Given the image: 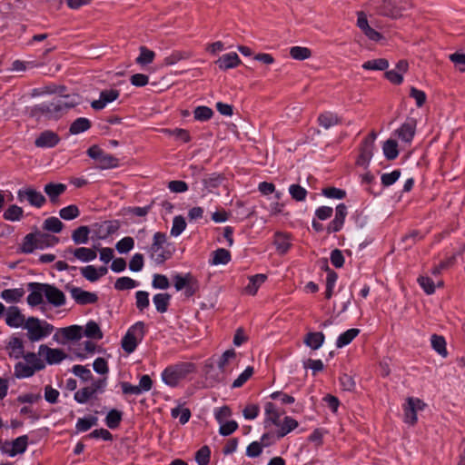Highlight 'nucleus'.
<instances>
[{"label":"nucleus","mask_w":465,"mask_h":465,"mask_svg":"<svg viewBox=\"0 0 465 465\" xmlns=\"http://www.w3.org/2000/svg\"><path fill=\"white\" fill-rule=\"evenodd\" d=\"M27 290L30 292L27 296V303L31 307H35L44 302V297L54 307H61L65 304L66 299L64 293L56 286L49 283L29 282Z\"/></svg>","instance_id":"obj_1"},{"label":"nucleus","mask_w":465,"mask_h":465,"mask_svg":"<svg viewBox=\"0 0 465 465\" xmlns=\"http://www.w3.org/2000/svg\"><path fill=\"white\" fill-rule=\"evenodd\" d=\"M79 98L76 94L62 95L54 99L50 103H43L35 105L32 109L35 116H45L47 119H58L63 116L68 109L74 107L79 104Z\"/></svg>","instance_id":"obj_2"},{"label":"nucleus","mask_w":465,"mask_h":465,"mask_svg":"<svg viewBox=\"0 0 465 465\" xmlns=\"http://www.w3.org/2000/svg\"><path fill=\"white\" fill-rule=\"evenodd\" d=\"M23 328L27 331L26 337L31 342H36L46 338L54 329L51 323L34 316L26 319Z\"/></svg>","instance_id":"obj_3"},{"label":"nucleus","mask_w":465,"mask_h":465,"mask_svg":"<svg viewBox=\"0 0 465 465\" xmlns=\"http://www.w3.org/2000/svg\"><path fill=\"white\" fill-rule=\"evenodd\" d=\"M167 236L164 232H157L153 234V242L148 247L149 257L157 264H163L172 257V252L166 246Z\"/></svg>","instance_id":"obj_4"},{"label":"nucleus","mask_w":465,"mask_h":465,"mask_svg":"<svg viewBox=\"0 0 465 465\" xmlns=\"http://www.w3.org/2000/svg\"><path fill=\"white\" fill-rule=\"evenodd\" d=\"M193 371L194 365L191 362H183L173 366H169L162 372V380L166 385L175 387L178 385L180 381L184 379Z\"/></svg>","instance_id":"obj_5"},{"label":"nucleus","mask_w":465,"mask_h":465,"mask_svg":"<svg viewBox=\"0 0 465 465\" xmlns=\"http://www.w3.org/2000/svg\"><path fill=\"white\" fill-rule=\"evenodd\" d=\"M145 334V324L143 322H137L132 325L123 337L121 345L127 353H132L142 341Z\"/></svg>","instance_id":"obj_6"},{"label":"nucleus","mask_w":465,"mask_h":465,"mask_svg":"<svg viewBox=\"0 0 465 465\" xmlns=\"http://www.w3.org/2000/svg\"><path fill=\"white\" fill-rule=\"evenodd\" d=\"M87 155L96 162L95 168L100 170L112 169L116 166V159L105 153L98 145H92L86 151Z\"/></svg>","instance_id":"obj_7"},{"label":"nucleus","mask_w":465,"mask_h":465,"mask_svg":"<svg viewBox=\"0 0 465 465\" xmlns=\"http://www.w3.org/2000/svg\"><path fill=\"white\" fill-rule=\"evenodd\" d=\"M58 242V238L51 235H40L37 239H35L33 234H27L22 244V251L25 253H31L35 248H43L44 243L46 246L54 245Z\"/></svg>","instance_id":"obj_8"},{"label":"nucleus","mask_w":465,"mask_h":465,"mask_svg":"<svg viewBox=\"0 0 465 465\" xmlns=\"http://www.w3.org/2000/svg\"><path fill=\"white\" fill-rule=\"evenodd\" d=\"M28 445V436L22 435L12 441H5L0 447L3 453L7 454L10 457H15L18 454H23Z\"/></svg>","instance_id":"obj_9"},{"label":"nucleus","mask_w":465,"mask_h":465,"mask_svg":"<svg viewBox=\"0 0 465 465\" xmlns=\"http://www.w3.org/2000/svg\"><path fill=\"white\" fill-rule=\"evenodd\" d=\"M376 134L371 132L361 143V153L357 159V164L361 166H367L373 155L374 142Z\"/></svg>","instance_id":"obj_10"},{"label":"nucleus","mask_w":465,"mask_h":465,"mask_svg":"<svg viewBox=\"0 0 465 465\" xmlns=\"http://www.w3.org/2000/svg\"><path fill=\"white\" fill-rule=\"evenodd\" d=\"M38 355L44 357L49 365L58 364L67 358V354L63 350L50 348L45 344L39 346Z\"/></svg>","instance_id":"obj_11"},{"label":"nucleus","mask_w":465,"mask_h":465,"mask_svg":"<svg viewBox=\"0 0 465 465\" xmlns=\"http://www.w3.org/2000/svg\"><path fill=\"white\" fill-rule=\"evenodd\" d=\"M17 199L20 202H23L25 199H26L31 205L37 208L42 207L46 201L45 197L40 192H37L33 188L19 190L17 192Z\"/></svg>","instance_id":"obj_12"},{"label":"nucleus","mask_w":465,"mask_h":465,"mask_svg":"<svg viewBox=\"0 0 465 465\" xmlns=\"http://www.w3.org/2000/svg\"><path fill=\"white\" fill-rule=\"evenodd\" d=\"M347 213V206L344 203H340L336 206L335 217L326 227L329 234L338 232L342 229Z\"/></svg>","instance_id":"obj_13"},{"label":"nucleus","mask_w":465,"mask_h":465,"mask_svg":"<svg viewBox=\"0 0 465 465\" xmlns=\"http://www.w3.org/2000/svg\"><path fill=\"white\" fill-rule=\"evenodd\" d=\"M67 290L75 302L81 305L94 303L98 299L94 292L84 291L79 287L67 286Z\"/></svg>","instance_id":"obj_14"},{"label":"nucleus","mask_w":465,"mask_h":465,"mask_svg":"<svg viewBox=\"0 0 465 465\" xmlns=\"http://www.w3.org/2000/svg\"><path fill=\"white\" fill-rule=\"evenodd\" d=\"M26 319L17 306H10L5 312V323L11 328L24 327Z\"/></svg>","instance_id":"obj_15"},{"label":"nucleus","mask_w":465,"mask_h":465,"mask_svg":"<svg viewBox=\"0 0 465 465\" xmlns=\"http://www.w3.org/2000/svg\"><path fill=\"white\" fill-rule=\"evenodd\" d=\"M59 335L64 339V341H61L62 343H65L70 341H79L83 337V327L79 325H71L61 328L54 334V338L56 339Z\"/></svg>","instance_id":"obj_16"},{"label":"nucleus","mask_w":465,"mask_h":465,"mask_svg":"<svg viewBox=\"0 0 465 465\" xmlns=\"http://www.w3.org/2000/svg\"><path fill=\"white\" fill-rule=\"evenodd\" d=\"M60 142V137L53 131L46 130L39 134L35 144L40 148H53Z\"/></svg>","instance_id":"obj_17"},{"label":"nucleus","mask_w":465,"mask_h":465,"mask_svg":"<svg viewBox=\"0 0 465 465\" xmlns=\"http://www.w3.org/2000/svg\"><path fill=\"white\" fill-rule=\"evenodd\" d=\"M66 254H73L74 259L83 262H88L94 260L97 256L95 250L86 247L68 248L65 251Z\"/></svg>","instance_id":"obj_18"},{"label":"nucleus","mask_w":465,"mask_h":465,"mask_svg":"<svg viewBox=\"0 0 465 465\" xmlns=\"http://www.w3.org/2000/svg\"><path fill=\"white\" fill-rule=\"evenodd\" d=\"M415 130L416 122L411 119L402 124L401 126L396 131V134L401 141L405 143H411L414 137Z\"/></svg>","instance_id":"obj_19"},{"label":"nucleus","mask_w":465,"mask_h":465,"mask_svg":"<svg viewBox=\"0 0 465 465\" xmlns=\"http://www.w3.org/2000/svg\"><path fill=\"white\" fill-rule=\"evenodd\" d=\"M9 356L14 359H20L25 355L24 342L21 338L12 336L6 345Z\"/></svg>","instance_id":"obj_20"},{"label":"nucleus","mask_w":465,"mask_h":465,"mask_svg":"<svg viewBox=\"0 0 465 465\" xmlns=\"http://www.w3.org/2000/svg\"><path fill=\"white\" fill-rule=\"evenodd\" d=\"M424 403L419 399L409 398L405 409V421L413 425L417 421L416 408L421 409Z\"/></svg>","instance_id":"obj_21"},{"label":"nucleus","mask_w":465,"mask_h":465,"mask_svg":"<svg viewBox=\"0 0 465 465\" xmlns=\"http://www.w3.org/2000/svg\"><path fill=\"white\" fill-rule=\"evenodd\" d=\"M240 63H241V60H240L238 54L233 52L223 54L216 61V64H218L219 68L222 70H228L231 68H234L237 65H239Z\"/></svg>","instance_id":"obj_22"},{"label":"nucleus","mask_w":465,"mask_h":465,"mask_svg":"<svg viewBox=\"0 0 465 465\" xmlns=\"http://www.w3.org/2000/svg\"><path fill=\"white\" fill-rule=\"evenodd\" d=\"M264 411L266 414V419L264 420L265 427H267L268 424H273L275 426L281 425V413L276 410V407L272 402H266Z\"/></svg>","instance_id":"obj_23"},{"label":"nucleus","mask_w":465,"mask_h":465,"mask_svg":"<svg viewBox=\"0 0 465 465\" xmlns=\"http://www.w3.org/2000/svg\"><path fill=\"white\" fill-rule=\"evenodd\" d=\"M116 99V92L114 90H105L101 92L100 98L91 103V106L94 110H101L105 107L108 103Z\"/></svg>","instance_id":"obj_24"},{"label":"nucleus","mask_w":465,"mask_h":465,"mask_svg":"<svg viewBox=\"0 0 465 465\" xmlns=\"http://www.w3.org/2000/svg\"><path fill=\"white\" fill-rule=\"evenodd\" d=\"M25 293L23 288L5 289L1 292L0 297L8 303H16L21 301Z\"/></svg>","instance_id":"obj_25"},{"label":"nucleus","mask_w":465,"mask_h":465,"mask_svg":"<svg viewBox=\"0 0 465 465\" xmlns=\"http://www.w3.org/2000/svg\"><path fill=\"white\" fill-rule=\"evenodd\" d=\"M325 340V336L321 331L316 332H308L304 339L303 342L306 346L310 347L312 350H318L323 344Z\"/></svg>","instance_id":"obj_26"},{"label":"nucleus","mask_w":465,"mask_h":465,"mask_svg":"<svg viewBox=\"0 0 465 465\" xmlns=\"http://www.w3.org/2000/svg\"><path fill=\"white\" fill-rule=\"evenodd\" d=\"M45 193L50 198L52 203H55L59 195L64 193L66 190V185L64 183H47L45 186Z\"/></svg>","instance_id":"obj_27"},{"label":"nucleus","mask_w":465,"mask_h":465,"mask_svg":"<svg viewBox=\"0 0 465 465\" xmlns=\"http://www.w3.org/2000/svg\"><path fill=\"white\" fill-rule=\"evenodd\" d=\"M298 425L299 424H298V421L296 420H294L292 417L286 416L283 419V421L281 422V425L279 426L280 429L278 430V431L276 433V438L278 440L281 439V438H283L288 433H290L294 429H296L298 427Z\"/></svg>","instance_id":"obj_28"},{"label":"nucleus","mask_w":465,"mask_h":465,"mask_svg":"<svg viewBox=\"0 0 465 465\" xmlns=\"http://www.w3.org/2000/svg\"><path fill=\"white\" fill-rule=\"evenodd\" d=\"M267 276L262 273L252 275L249 278V283L245 287V292L250 295H255L259 287L266 281Z\"/></svg>","instance_id":"obj_29"},{"label":"nucleus","mask_w":465,"mask_h":465,"mask_svg":"<svg viewBox=\"0 0 465 465\" xmlns=\"http://www.w3.org/2000/svg\"><path fill=\"white\" fill-rule=\"evenodd\" d=\"M360 330L356 328L347 330L338 337L336 341V347L342 348L350 344L353 341V339L358 336Z\"/></svg>","instance_id":"obj_30"},{"label":"nucleus","mask_w":465,"mask_h":465,"mask_svg":"<svg viewBox=\"0 0 465 465\" xmlns=\"http://www.w3.org/2000/svg\"><path fill=\"white\" fill-rule=\"evenodd\" d=\"M212 255L211 264L213 265L227 264L231 261L230 252L223 248L215 250Z\"/></svg>","instance_id":"obj_31"},{"label":"nucleus","mask_w":465,"mask_h":465,"mask_svg":"<svg viewBox=\"0 0 465 465\" xmlns=\"http://www.w3.org/2000/svg\"><path fill=\"white\" fill-rule=\"evenodd\" d=\"M170 300L171 295L169 293H157L153 298L157 312L161 313L167 312Z\"/></svg>","instance_id":"obj_32"},{"label":"nucleus","mask_w":465,"mask_h":465,"mask_svg":"<svg viewBox=\"0 0 465 465\" xmlns=\"http://www.w3.org/2000/svg\"><path fill=\"white\" fill-rule=\"evenodd\" d=\"M91 127V122L84 117H79L74 120L69 128V132L72 134H78L87 131Z\"/></svg>","instance_id":"obj_33"},{"label":"nucleus","mask_w":465,"mask_h":465,"mask_svg":"<svg viewBox=\"0 0 465 465\" xmlns=\"http://www.w3.org/2000/svg\"><path fill=\"white\" fill-rule=\"evenodd\" d=\"M83 334L93 340H101L103 338V333L99 325L94 321L87 322L84 330L83 329Z\"/></svg>","instance_id":"obj_34"},{"label":"nucleus","mask_w":465,"mask_h":465,"mask_svg":"<svg viewBox=\"0 0 465 465\" xmlns=\"http://www.w3.org/2000/svg\"><path fill=\"white\" fill-rule=\"evenodd\" d=\"M382 150L387 160H394L399 155L398 143L393 139L387 140L383 143Z\"/></svg>","instance_id":"obj_35"},{"label":"nucleus","mask_w":465,"mask_h":465,"mask_svg":"<svg viewBox=\"0 0 465 465\" xmlns=\"http://www.w3.org/2000/svg\"><path fill=\"white\" fill-rule=\"evenodd\" d=\"M193 56L190 51H173L170 55L164 58V64L173 65L181 60H187Z\"/></svg>","instance_id":"obj_36"},{"label":"nucleus","mask_w":465,"mask_h":465,"mask_svg":"<svg viewBox=\"0 0 465 465\" xmlns=\"http://www.w3.org/2000/svg\"><path fill=\"white\" fill-rule=\"evenodd\" d=\"M35 371L34 368L23 361H18L15 365V376L18 379L31 377Z\"/></svg>","instance_id":"obj_37"},{"label":"nucleus","mask_w":465,"mask_h":465,"mask_svg":"<svg viewBox=\"0 0 465 465\" xmlns=\"http://www.w3.org/2000/svg\"><path fill=\"white\" fill-rule=\"evenodd\" d=\"M89 232L88 226H80L73 232L72 239L75 244H84L88 242Z\"/></svg>","instance_id":"obj_38"},{"label":"nucleus","mask_w":465,"mask_h":465,"mask_svg":"<svg viewBox=\"0 0 465 465\" xmlns=\"http://www.w3.org/2000/svg\"><path fill=\"white\" fill-rule=\"evenodd\" d=\"M224 180V176L220 173H212L203 179V183L210 192L213 189L218 188Z\"/></svg>","instance_id":"obj_39"},{"label":"nucleus","mask_w":465,"mask_h":465,"mask_svg":"<svg viewBox=\"0 0 465 465\" xmlns=\"http://www.w3.org/2000/svg\"><path fill=\"white\" fill-rule=\"evenodd\" d=\"M25 363L30 365L35 371H41L45 368V363L40 359V356L35 352H27L23 356Z\"/></svg>","instance_id":"obj_40"},{"label":"nucleus","mask_w":465,"mask_h":465,"mask_svg":"<svg viewBox=\"0 0 465 465\" xmlns=\"http://www.w3.org/2000/svg\"><path fill=\"white\" fill-rule=\"evenodd\" d=\"M319 124L325 129H328L335 124H339V118L336 114L331 112H325L321 114L318 117Z\"/></svg>","instance_id":"obj_41"},{"label":"nucleus","mask_w":465,"mask_h":465,"mask_svg":"<svg viewBox=\"0 0 465 465\" xmlns=\"http://www.w3.org/2000/svg\"><path fill=\"white\" fill-rule=\"evenodd\" d=\"M432 348L442 357H447L446 341L444 337L433 334L430 339Z\"/></svg>","instance_id":"obj_42"},{"label":"nucleus","mask_w":465,"mask_h":465,"mask_svg":"<svg viewBox=\"0 0 465 465\" xmlns=\"http://www.w3.org/2000/svg\"><path fill=\"white\" fill-rule=\"evenodd\" d=\"M24 210L15 205H10L4 213L3 217L6 221L15 222L21 220L23 217Z\"/></svg>","instance_id":"obj_43"},{"label":"nucleus","mask_w":465,"mask_h":465,"mask_svg":"<svg viewBox=\"0 0 465 465\" xmlns=\"http://www.w3.org/2000/svg\"><path fill=\"white\" fill-rule=\"evenodd\" d=\"M388 67H389V62L387 59H384V58L369 60L362 64V68L365 70L384 71Z\"/></svg>","instance_id":"obj_44"},{"label":"nucleus","mask_w":465,"mask_h":465,"mask_svg":"<svg viewBox=\"0 0 465 465\" xmlns=\"http://www.w3.org/2000/svg\"><path fill=\"white\" fill-rule=\"evenodd\" d=\"M381 5L379 6L378 12L380 15L395 18L400 15L399 11L392 5L391 1L381 0Z\"/></svg>","instance_id":"obj_45"},{"label":"nucleus","mask_w":465,"mask_h":465,"mask_svg":"<svg viewBox=\"0 0 465 465\" xmlns=\"http://www.w3.org/2000/svg\"><path fill=\"white\" fill-rule=\"evenodd\" d=\"M171 415L174 419L179 418V422L182 425H184L189 421L192 414L188 408H182L181 406H178L172 409Z\"/></svg>","instance_id":"obj_46"},{"label":"nucleus","mask_w":465,"mask_h":465,"mask_svg":"<svg viewBox=\"0 0 465 465\" xmlns=\"http://www.w3.org/2000/svg\"><path fill=\"white\" fill-rule=\"evenodd\" d=\"M274 244L276 245L277 251L281 253L287 252L291 247L288 236L281 232L275 234Z\"/></svg>","instance_id":"obj_47"},{"label":"nucleus","mask_w":465,"mask_h":465,"mask_svg":"<svg viewBox=\"0 0 465 465\" xmlns=\"http://www.w3.org/2000/svg\"><path fill=\"white\" fill-rule=\"evenodd\" d=\"M155 54L153 51L149 50L145 46L140 47V54L136 58V63L141 65H146L151 64L154 59Z\"/></svg>","instance_id":"obj_48"},{"label":"nucleus","mask_w":465,"mask_h":465,"mask_svg":"<svg viewBox=\"0 0 465 465\" xmlns=\"http://www.w3.org/2000/svg\"><path fill=\"white\" fill-rule=\"evenodd\" d=\"M290 55L295 60L302 61L311 57L312 52L307 47L292 46L290 49Z\"/></svg>","instance_id":"obj_49"},{"label":"nucleus","mask_w":465,"mask_h":465,"mask_svg":"<svg viewBox=\"0 0 465 465\" xmlns=\"http://www.w3.org/2000/svg\"><path fill=\"white\" fill-rule=\"evenodd\" d=\"M97 418L89 416L81 418L77 420L75 428L78 432H84L90 430L93 426L96 425Z\"/></svg>","instance_id":"obj_50"},{"label":"nucleus","mask_w":465,"mask_h":465,"mask_svg":"<svg viewBox=\"0 0 465 465\" xmlns=\"http://www.w3.org/2000/svg\"><path fill=\"white\" fill-rule=\"evenodd\" d=\"M95 391L96 390L93 387L83 388L74 393V400L79 403H85L93 397Z\"/></svg>","instance_id":"obj_51"},{"label":"nucleus","mask_w":465,"mask_h":465,"mask_svg":"<svg viewBox=\"0 0 465 465\" xmlns=\"http://www.w3.org/2000/svg\"><path fill=\"white\" fill-rule=\"evenodd\" d=\"M63 223L56 217H49L44 222V229L58 233L63 230Z\"/></svg>","instance_id":"obj_52"},{"label":"nucleus","mask_w":465,"mask_h":465,"mask_svg":"<svg viewBox=\"0 0 465 465\" xmlns=\"http://www.w3.org/2000/svg\"><path fill=\"white\" fill-rule=\"evenodd\" d=\"M211 450L208 446H203L195 453V460L199 465H208L210 463Z\"/></svg>","instance_id":"obj_53"},{"label":"nucleus","mask_w":465,"mask_h":465,"mask_svg":"<svg viewBox=\"0 0 465 465\" xmlns=\"http://www.w3.org/2000/svg\"><path fill=\"white\" fill-rule=\"evenodd\" d=\"M194 118L198 121H208L213 115V111L208 106H197L193 111Z\"/></svg>","instance_id":"obj_54"},{"label":"nucleus","mask_w":465,"mask_h":465,"mask_svg":"<svg viewBox=\"0 0 465 465\" xmlns=\"http://www.w3.org/2000/svg\"><path fill=\"white\" fill-rule=\"evenodd\" d=\"M235 357L236 352L233 349L225 351L218 360L217 365L219 370L223 373L225 372L226 365L229 363L231 360L235 359Z\"/></svg>","instance_id":"obj_55"},{"label":"nucleus","mask_w":465,"mask_h":465,"mask_svg":"<svg viewBox=\"0 0 465 465\" xmlns=\"http://www.w3.org/2000/svg\"><path fill=\"white\" fill-rule=\"evenodd\" d=\"M186 223L182 215H177L173 220V226L171 229L172 236H179L185 229Z\"/></svg>","instance_id":"obj_56"},{"label":"nucleus","mask_w":465,"mask_h":465,"mask_svg":"<svg viewBox=\"0 0 465 465\" xmlns=\"http://www.w3.org/2000/svg\"><path fill=\"white\" fill-rule=\"evenodd\" d=\"M289 193L292 198L297 202L304 201L307 196L306 189L299 184H292L289 188Z\"/></svg>","instance_id":"obj_57"},{"label":"nucleus","mask_w":465,"mask_h":465,"mask_svg":"<svg viewBox=\"0 0 465 465\" xmlns=\"http://www.w3.org/2000/svg\"><path fill=\"white\" fill-rule=\"evenodd\" d=\"M80 212L76 205L71 204L64 208H62L59 212L60 217L64 220H73L78 217Z\"/></svg>","instance_id":"obj_58"},{"label":"nucleus","mask_w":465,"mask_h":465,"mask_svg":"<svg viewBox=\"0 0 465 465\" xmlns=\"http://www.w3.org/2000/svg\"><path fill=\"white\" fill-rule=\"evenodd\" d=\"M417 281L426 294L431 295L435 292V283L429 276H420Z\"/></svg>","instance_id":"obj_59"},{"label":"nucleus","mask_w":465,"mask_h":465,"mask_svg":"<svg viewBox=\"0 0 465 465\" xmlns=\"http://www.w3.org/2000/svg\"><path fill=\"white\" fill-rule=\"evenodd\" d=\"M253 368L248 366L238 377L234 380L232 384V388L242 387L253 374Z\"/></svg>","instance_id":"obj_60"},{"label":"nucleus","mask_w":465,"mask_h":465,"mask_svg":"<svg viewBox=\"0 0 465 465\" xmlns=\"http://www.w3.org/2000/svg\"><path fill=\"white\" fill-rule=\"evenodd\" d=\"M193 278V276L191 273H186L185 275L176 274L173 277L175 289L177 291L183 290L185 287H187L190 281L192 282Z\"/></svg>","instance_id":"obj_61"},{"label":"nucleus","mask_w":465,"mask_h":465,"mask_svg":"<svg viewBox=\"0 0 465 465\" xmlns=\"http://www.w3.org/2000/svg\"><path fill=\"white\" fill-rule=\"evenodd\" d=\"M322 194L327 198L343 199L346 197V192L336 187H326L322 189Z\"/></svg>","instance_id":"obj_62"},{"label":"nucleus","mask_w":465,"mask_h":465,"mask_svg":"<svg viewBox=\"0 0 465 465\" xmlns=\"http://www.w3.org/2000/svg\"><path fill=\"white\" fill-rule=\"evenodd\" d=\"M134 247L133 237L126 236L118 241V253H127Z\"/></svg>","instance_id":"obj_63"},{"label":"nucleus","mask_w":465,"mask_h":465,"mask_svg":"<svg viewBox=\"0 0 465 465\" xmlns=\"http://www.w3.org/2000/svg\"><path fill=\"white\" fill-rule=\"evenodd\" d=\"M114 232L113 223L111 221H104L98 225L96 233L99 238H105Z\"/></svg>","instance_id":"obj_64"}]
</instances>
